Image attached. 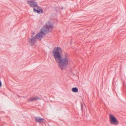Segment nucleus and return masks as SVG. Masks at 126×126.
<instances>
[{"label":"nucleus","mask_w":126,"mask_h":126,"mask_svg":"<svg viewBox=\"0 0 126 126\" xmlns=\"http://www.w3.org/2000/svg\"><path fill=\"white\" fill-rule=\"evenodd\" d=\"M61 49L59 47L55 48L52 51L53 56L58 66L61 70L65 69L68 65L70 59L67 53H65V56L62 58L61 53Z\"/></svg>","instance_id":"nucleus-1"},{"label":"nucleus","mask_w":126,"mask_h":126,"mask_svg":"<svg viewBox=\"0 0 126 126\" xmlns=\"http://www.w3.org/2000/svg\"><path fill=\"white\" fill-rule=\"evenodd\" d=\"M53 28L52 24L50 22H47L45 25L41 28V31L35 36L32 35L28 38V42L31 46L33 45L37 40H40L44 35L48 32H50Z\"/></svg>","instance_id":"nucleus-2"},{"label":"nucleus","mask_w":126,"mask_h":126,"mask_svg":"<svg viewBox=\"0 0 126 126\" xmlns=\"http://www.w3.org/2000/svg\"><path fill=\"white\" fill-rule=\"evenodd\" d=\"M27 3L31 7L33 8V11L35 13H42L43 10L40 9V7L37 4V3L34 0H29L27 1Z\"/></svg>","instance_id":"nucleus-3"},{"label":"nucleus","mask_w":126,"mask_h":126,"mask_svg":"<svg viewBox=\"0 0 126 126\" xmlns=\"http://www.w3.org/2000/svg\"><path fill=\"white\" fill-rule=\"evenodd\" d=\"M109 119L110 123L111 124L118 125V121L111 114L109 115Z\"/></svg>","instance_id":"nucleus-4"},{"label":"nucleus","mask_w":126,"mask_h":126,"mask_svg":"<svg viewBox=\"0 0 126 126\" xmlns=\"http://www.w3.org/2000/svg\"><path fill=\"white\" fill-rule=\"evenodd\" d=\"M34 118L35 121L38 123H44L45 119L43 118H42L38 116L35 117Z\"/></svg>","instance_id":"nucleus-5"},{"label":"nucleus","mask_w":126,"mask_h":126,"mask_svg":"<svg viewBox=\"0 0 126 126\" xmlns=\"http://www.w3.org/2000/svg\"><path fill=\"white\" fill-rule=\"evenodd\" d=\"M41 98L39 97H32L30 98L28 100L29 102L33 101H36L37 100H40Z\"/></svg>","instance_id":"nucleus-6"},{"label":"nucleus","mask_w":126,"mask_h":126,"mask_svg":"<svg viewBox=\"0 0 126 126\" xmlns=\"http://www.w3.org/2000/svg\"><path fill=\"white\" fill-rule=\"evenodd\" d=\"M72 90L73 92L76 93L78 92V89L76 87L73 88H72Z\"/></svg>","instance_id":"nucleus-7"},{"label":"nucleus","mask_w":126,"mask_h":126,"mask_svg":"<svg viewBox=\"0 0 126 126\" xmlns=\"http://www.w3.org/2000/svg\"><path fill=\"white\" fill-rule=\"evenodd\" d=\"M2 86V83L1 81L0 80V86L1 87Z\"/></svg>","instance_id":"nucleus-8"},{"label":"nucleus","mask_w":126,"mask_h":126,"mask_svg":"<svg viewBox=\"0 0 126 126\" xmlns=\"http://www.w3.org/2000/svg\"><path fill=\"white\" fill-rule=\"evenodd\" d=\"M81 109H82V105H81Z\"/></svg>","instance_id":"nucleus-9"}]
</instances>
